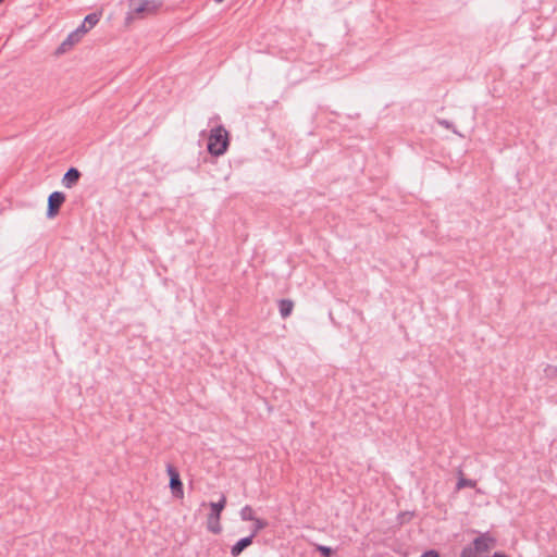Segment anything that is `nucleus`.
I'll use <instances>...</instances> for the list:
<instances>
[{
    "label": "nucleus",
    "instance_id": "nucleus-13",
    "mask_svg": "<svg viewBox=\"0 0 557 557\" xmlns=\"http://www.w3.org/2000/svg\"><path fill=\"white\" fill-rule=\"evenodd\" d=\"M253 522V529H252V532L251 534H253V537L264 528L268 527V522L263 519H259V518H256V520L252 521Z\"/></svg>",
    "mask_w": 557,
    "mask_h": 557
},
{
    "label": "nucleus",
    "instance_id": "nucleus-9",
    "mask_svg": "<svg viewBox=\"0 0 557 557\" xmlns=\"http://www.w3.org/2000/svg\"><path fill=\"white\" fill-rule=\"evenodd\" d=\"M474 548H472L475 554L487 552L491 547V540L485 536L476 537L473 542Z\"/></svg>",
    "mask_w": 557,
    "mask_h": 557
},
{
    "label": "nucleus",
    "instance_id": "nucleus-10",
    "mask_svg": "<svg viewBox=\"0 0 557 557\" xmlns=\"http://www.w3.org/2000/svg\"><path fill=\"white\" fill-rule=\"evenodd\" d=\"M280 313L283 319H286L292 314L294 302L289 299H282L278 302Z\"/></svg>",
    "mask_w": 557,
    "mask_h": 557
},
{
    "label": "nucleus",
    "instance_id": "nucleus-4",
    "mask_svg": "<svg viewBox=\"0 0 557 557\" xmlns=\"http://www.w3.org/2000/svg\"><path fill=\"white\" fill-rule=\"evenodd\" d=\"M166 471H168V474L170 475V488L172 490L173 495L182 498L184 495V492H183V483L181 481L180 473L171 465L168 466Z\"/></svg>",
    "mask_w": 557,
    "mask_h": 557
},
{
    "label": "nucleus",
    "instance_id": "nucleus-19",
    "mask_svg": "<svg viewBox=\"0 0 557 557\" xmlns=\"http://www.w3.org/2000/svg\"><path fill=\"white\" fill-rule=\"evenodd\" d=\"M321 552L325 555L330 554L331 549L329 547H320Z\"/></svg>",
    "mask_w": 557,
    "mask_h": 557
},
{
    "label": "nucleus",
    "instance_id": "nucleus-8",
    "mask_svg": "<svg viewBox=\"0 0 557 557\" xmlns=\"http://www.w3.org/2000/svg\"><path fill=\"white\" fill-rule=\"evenodd\" d=\"M253 539V534H250L247 537L239 540L236 544H234L231 548V554L233 557H237L242 554V552L251 545Z\"/></svg>",
    "mask_w": 557,
    "mask_h": 557
},
{
    "label": "nucleus",
    "instance_id": "nucleus-1",
    "mask_svg": "<svg viewBox=\"0 0 557 557\" xmlns=\"http://www.w3.org/2000/svg\"><path fill=\"white\" fill-rule=\"evenodd\" d=\"M161 5L162 2L160 0H131V10L127 13L126 22L131 23L135 18H143L156 14Z\"/></svg>",
    "mask_w": 557,
    "mask_h": 557
},
{
    "label": "nucleus",
    "instance_id": "nucleus-5",
    "mask_svg": "<svg viewBox=\"0 0 557 557\" xmlns=\"http://www.w3.org/2000/svg\"><path fill=\"white\" fill-rule=\"evenodd\" d=\"M65 200V196L63 195V193L61 191H53L49 198H48V211H47V214L49 218H53L61 205L64 202Z\"/></svg>",
    "mask_w": 557,
    "mask_h": 557
},
{
    "label": "nucleus",
    "instance_id": "nucleus-2",
    "mask_svg": "<svg viewBox=\"0 0 557 557\" xmlns=\"http://www.w3.org/2000/svg\"><path fill=\"white\" fill-rule=\"evenodd\" d=\"M228 147V133L223 126L211 129L208 138V150L213 156L223 154Z\"/></svg>",
    "mask_w": 557,
    "mask_h": 557
},
{
    "label": "nucleus",
    "instance_id": "nucleus-6",
    "mask_svg": "<svg viewBox=\"0 0 557 557\" xmlns=\"http://www.w3.org/2000/svg\"><path fill=\"white\" fill-rule=\"evenodd\" d=\"M82 40V37L77 32L73 30L67 35V37L61 42V45L57 49L58 54H63L70 51L73 46Z\"/></svg>",
    "mask_w": 557,
    "mask_h": 557
},
{
    "label": "nucleus",
    "instance_id": "nucleus-20",
    "mask_svg": "<svg viewBox=\"0 0 557 557\" xmlns=\"http://www.w3.org/2000/svg\"><path fill=\"white\" fill-rule=\"evenodd\" d=\"M492 557H507V556L503 553H495Z\"/></svg>",
    "mask_w": 557,
    "mask_h": 557
},
{
    "label": "nucleus",
    "instance_id": "nucleus-18",
    "mask_svg": "<svg viewBox=\"0 0 557 557\" xmlns=\"http://www.w3.org/2000/svg\"><path fill=\"white\" fill-rule=\"evenodd\" d=\"M438 124L444 126V127H446V128H451V124L448 121H446V120H440Z\"/></svg>",
    "mask_w": 557,
    "mask_h": 557
},
{
    "label": "nucleus",
    "instance_id": "nucleus-11",
    "mask_svg": "<svg viewBox=\"0 0 557 557\" xmlns=\"http://www.w3.org/2000/svg\"><path fill=\"white\" fill-rule=\"evenodd\" d=\"M239 515H240L242 520H244V521H253L257 518L255 516V510L249 505H246L245 507H243L240 509Z\"/></svg>",
    "mask_w": 557,
    "mask_h": 557
},
{
    "label": "nucleus",
    "instance_id": "nucleus-21",
    "mask_svg": "<svg viewBox=\"0 0 557 557\" xmlns=\"http://www.w3.org/2000/svg\"><path fill=\"white\" fill-rule=\"evenodd\" d=\"M222 1H223V0H215V2H218V3L222 2Z\"/></svg>",
    "mask_w": 557,
    "mask_h": 557
},
{
    "label": "nucleus",
    "instance_id": "nucleus-16",
    "mask_svg": "<svg viewBox=\"0 0 557 557\" xmlns=\"http://www.w3.org/2000/svg\"><path fill=\"white\" fill-rule=\"evenodd\" d=\"M461 557H478V555L472 548H465L461 554Z\"/></svg>",
    "mask_w": 557,
    "mask_h": 557
},
{
    "label": "nucleus",
    "instance_id": "nucleus-15",
    "mask_svg": "<svg viewBox=\"0 0 557 557\" xmlns=\"http://www.w3.org/2000/svg\"><path fill=\"white\" fill-rule=\"evenodd\" d=\"M88 30L89 28L85 22H83L82 25L75 29V32H77L82 38Z\"/></svg>",
    "mask_w": 557,
    "mask_h": 557
},
{
    "label": "nucleus",
    "instance_id": "nucleus-3",
    "mask_svg": "<svg viewBox=\"0 0 557 557\" xmlns=\"http://www.w3.org/2000/svg\"><path fill=\"white\" fill-rule=\"evenodd\" d=\"M226 505V498L223 495L216 503H210L211 513L208 517V529L214 534L221 532L222 528L220 524L221 512Z\"/></svg>",
    "mask_w": 557,
    "mask_h": 557
},
{
    "label": "nucleus",
    "instance_id": "nucleus-14",
    "mask_svg": "<svg viewBox=\"0 0 557 557\" xmlns=\"http://www.w3.org/2000/svg\"><path fill=\"white\" fill-rule=\"evenodd\" d=\"M99 14L91 13L84 18V22L87 24L88 28L91 29L99 22Z\"/></svg>",
    "mask_w": 557,
    "mask_h": 557
},
{
    "label": "nucleus",
    "instance_id": "nucleus-7",
    "mask_svg": "<svg viewBox=\"0 0 557 557\" xmlns=\"http://www.w3.org/2000/svg\"><path fill=\"white\" fill-rule=\"evenodd\" d=\"M79 177H81L79 171L75 168H71L64 174V176L62 178V184L66 188H72L74 185L77 184Z\"/></svg>",
    "mask_w": 557,
    "mask_h": 557
},
{
    "label": "nucleus",
    "instance_id": "nucleus-12",
    "mask_svg": "<svg viewBox=\"0 0 557 557\" xmlns=\"http://www.w3.org/2000/svg\"><path fill=\"white\" fill-rule=\"evenodd\" d=\"M475 485H476V482L474 480L463 478L462 473L460 472V478L456 485L457 491H460L465 487H475Z\"/></svg>",
    "mask_w": 557,
    "mask_h": 557
},
{
    "label": "nucleus",
    "instance_id": "nucleus-17",
    "mask_svg": "<svg viewBox=\"0 0 557 557\" xmlns=\"http://www.w3.org/2000/svg\"><path fill=\"white\" fill-rule=\"evenodd\" d=\"M421 557H440L438 553L431 549L425 552Z\"/></svg>",
    "mask_w": 557,
    "mask_h": 557
}]
</instances>
